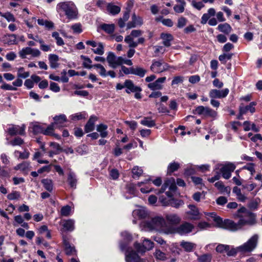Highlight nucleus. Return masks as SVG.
I'll use <instances>...</instances> for the list:
<instances>
[{"mask_svg":"<svg viewBox=\"0 0 262 262\" xmlns=\"http://www.w3.org/2000/svg\"><path fill=\"white\" fill-rule=\"evenodd\" d=\"M156 258L161 260H165L166 259V254L159 249H156L154 253Z\"/></svg>","mask_w":262,"mask_h":262,"instance_id":"49","label":"nucleus"},{"mask_svg":"<svg viewBox=\"0 0 262 262\" xmlns=\"http://www.w3.org/2000/svg\"><path fill=\"white\" fill-rule=\"evenodd\" d=\"M98 120V118L95 116H91L88 121L84 126V131L85 133H90L93 131L95 129V122Z\"/></svg>","mask_w":262,"mask_h":262,"instance_id":"18","label":"nucleus"},{"mask_svg":"<svg viewBox=\"0 0 262 262\" xmlns=\"http://www.w3.org/2000/svg\"><path fill=\"white\" fill-rule=\"evenodd\" d=\"M54 122L52 124L56 128H60L64 126V124L67 121V117L64 114L55 116L53 118Z\"/></svg>","mask_w":262,"mask_h":262,"instance_id":"14","label":"nucleus"},{"mask_svg":"<svg viewBox=\"0 0 262 262\" xmlns=\"http://www.w3.org/2000/svg\"><path fill=\"white\" fill-rule=\"evenodd\" d=\"M230 249V246L224 244H219L216 247V251L220 253H223L224 252H227Z\"/></svg>","mask_w":262,"mask_h":262,"instance_id":"47","label":"nucleus"},{"mask_svg":"<svg viewBox=\"0 0 262 262\" xmlns=\"http://www.w3.org/2000/svg\"><path fill=\"white\" fill-rule=\"evenodd\" d=\"M217 227L219 228L227 229L231 231H235L241 229L244 226L247 224L251 223L250 220H247L244 219H241L237 223H235L232 220L226 219L223 220L222 219H217Z\"/></svg>","mask_w":262,"mask_h":262,"instance_id":"2","label":"nucleus"},{"mask_svg":"<svg viewBox=\"0 0 262 262\" xmlns=\"http://www.w3.org/2000/svg\"><path fill=\"white\" fill-rule=\"evenodd\" d=\"M107 129V125L104 124H100L97 126V131L100 133V136L103 138L107 137L108 132L106 130Z\"/></svg>","mask_w":262,"mask_h":262,"instance_id":"29","label":"nucleus"},{"mask_svg":"<svg viewBox=\"0 0 262 262\" xmlns=\"http://www.w3.org/2000/svg\"><path fill=\"white\" fill-rule=\"evenodd\" d=\"M184 204V202L181 200H176L174 199H169V205L170 206L174 207L176 208H179L180 206Z\"/></svg>","mask_w":262,"mask_h":262,"instance_id":"44","label":"nucleus"},{"mask_svg":"<svg viewBox=\"0 0 262 262\" xmlns=\"http://www.w3.org/2000/svg\"><path fill=\"white\" fill-rule=\"evenodd\" d=\"M25 128L26 126L24 124L21 126L11 125L8 128V133L11 136L17 135L24 136L25 135Z\"/></svg>","mask_w":262,"mask_h":262,"instance_id":"10","label":"nucleus"},{"mask_svg":"<svg viewBox=\"0 0 262 262\" xmlns=\"http://www.w3.org/2000/svg\"><path fill=\"white\" fill-rule=\"evenodd\" d=\"M50 89L55 93L59 92L60 91V88L58 84L54 82H50Z\"/></svg>","mask_w":262,"mask_h":262,"instance_id":"60","label":"nucleus"},{"mask_svg":"<svg viewBox=\"0 0 262 262\" xmlns=\"http://www.w3.org/2000/svg\"><path fill=\"white\" fill-rule=\"evenodd\" d=\"M141 124L143 125L151 127L156 125L154 120L151 119L149 117H144L143 120L141 121Z\"/></svg>","mask_w":262,"mask_h":262,"instance_id":"38","label":"nucleus"},{"mask_svg":"<svg viewBox=\"0 0 262 262\" xmlns=\"http://www.w3.org/2000/svg\"><path fill=\"white\" fill-rule=\"evenodd\" d=\"M45 188L49 192H51L53 190V182L52 181L48 179H44L41 180Z\"/></svg>","mask_w":262,"mask_h":262,"instance_id":"37","label":"nucleus"},{"mask_svg":"<svg viewBox=\"0 0 262 262\" xmlns=\"http://www.w3.org/2000/svg\"><path fill=\"white\" fill-rule=\"evenodd\" d=\"M258 236L255 234L252 236L246 243L236 248H230L227 251V254L229 256H235L238 251L243 253L252 252L257 246Z\"/></svg>","mask_w":262,"mask_h":262,"instance_id":"1","label":"nucleus"},{"mask_svg":"<svg viewBox=\"0 0 262 262\" xmlns=\"http://www.w3.org/2000/svg\"><path fill=\"white\" fill-rule=\"evenodd\" d=\"M100 28L106 33L111 34L114 32L115 25L103 24L100 26Z\"/></svg>","mask_w":262,"mask_h":262,"instance_id":"32","label":"nucleus"},{"mask_svg":"<svg viewBox=\"0 0 262 262\" xmlns=\"http://www.w3.org/2000/svg\"><path fill=\"white\" fill-rule=\"evenodd\" d=\"M56 9L58 13L64 12L69 19H74L77 18V11L75 5L72 3H60L57 4Z\"/></svg>","mask_w":262,"mask_h":262,"instance_id":"4","label":"nucleus"},{"mask_svg":"<svg viewBox=\"0 0 262 262\" xmlns=\"http://www.w3.org/2000/svg\"><path fill=\"white\" fill-rule=\"evenodd\" d=\"M30 166V164L27 162H24L22 163L18 164L15 167V169H20L22 171L27 170Z\"/></svg>","mask_w":262,"mask_h":262,"instance_id":"52","label":"nucleus"},{"mask_svg":"<svg viewBox=\"0 0 262 262\" xmlns=\"http://www.w3.org/2000/svg\"><path fill=\"white\" fill-rule=\"evenodd\" d=\"M32 129L33 132L35 134H38L39 133L43 134L44 128L41 125L36 123L33 125Z\"/></svg>","mask_w":262,"mask_h":262,"instance_id":"51","label":"nucleus"},{"mask_svg":"<svg viewBox=\"0 0 262 262\" xmlns=\"http://www.w3.org/2000/svg\"><path fill=\"white\" fill-rule=\"evenodd\" d=\"M132 173L134 178H138L142 175L143 170L141 168L139 167L138 166H135L132 169Z\"/></svg>","mask_w":262,"mask_h":262,"instance_id":"48","label":"nucleus"},{"mask_svg":"<svg viewBox=\"0 0 262 262\" xmlns=\"http://www.w3.org/2000/svg\"><path fill=\"white\" fill-rule=\"evenodd\" d=\"M180 167L179 163L177 162H172L169 164L167 168V173L171 174L173 172L177 170Z\"/></svg>","mask_w":262,"mask_h":262,"instance_id":"42","label":"nucleus"},{"mask_svg":"<svg viewBox=\"0 0 262 262\" xmlns=\"http://www.w3.org/2000/svg\"><path fill=\"white\" fill-rule=\"evenodd\" d=\"M133 213L140 219H145L148 215L147 210L144 208L134 210Z\"/></svg>","mask_w":262,"mask_h":262,"instance_id":"33","label":"nucleus"},{"mask_svg":"<svg viewBox=\"0 0 262 262\" xmlns=\"http://www.w3.org/2000/svg\"><path fill=\"white\" fill-rule=\"evenodd\" d=\"M229 90L226 88L222 90L217 89L211 90L209 93V96L211 99L223 98L226 97L229 94Z\"/></svg>","mask_w":262,"mask_h":262,"instance_id":"12","label":"nucleus"},{"mask_svg":"<svg viewBox=\"0 0 262 262\" xmlns=\"http://www.w3.org/2000/svg\"><path fill=\"white\" fill-rule=\"evenodd\" d=\"M24 143L23 139L20 137H16L10 141L9 144L12 146H20Z\"/></svg>","mask_w":262,"mask_h":262,"instance_id":"50","label":"nucleus"},{"mask_svg":"<svg viewBox=\"0 0 262 262\" xmlns=\"http://www.w3.org/2000/svg\"><path fill=\"white\" fill-rule=\"evenodd\" d=\"M217 113L209 107H205L203 115L214 118L217 116Z\"/></svg>","mask_w":262,"mask_h":262,"instance_id":"40","label":"nucleus"},{"mask_svg":"<svg viewBox=\"0 0 262 262\" xmlns=\"http://www.w3.org/2000/svg\"><path fill=\"white\" fill-rule=\"evenodd\" d=\"M212 255L210 253H206L198 256V260L199 262H211L212 259Z\"/></svg>","mask_w":262,"mask_h":262,"instance_id":"41","label":"nucleus"},{"mask_svg":"<svg viewBox=\"0 0 262 262\" xmlns=\"http://www.w3.org/2000/svg\"><path fill=\"white\" fill-rule=\"evenodd\" d=\"M189 211L185 213V219L189 220H198L200 219V214L198 208L193 205L188 206Z\"/></svg>","mask_w":262,"mask_h":262,"instance_id":"7","label":"nucleus"},{"mask_svg":"<svg viewBox=\"0 0 262 262\" xmlns=\"http://www.w3.org/2000/svg\"><path fill=\"white\" fill-rule=\"evenodd\" d=\"M184 77L183 76H176L173 78L171 82V85L178 84L179 83H182Z\"/></svg>","mask_w":262,"mask_h":262,"instance_id":"63","label":"nucleus"},{"mask_svg":"<svg viewBox=\"0 0 262 262\" xmlns=\"http://www.w3.org/2000/svg\"><path fill=\"white\" fill-rule=\"evenodd\" d=\"M68 182L70 187L73 189H76L77 179L75 174L73 172H70L68 174Z\"/></svg>","mask_w":262,"mask_h":262,"instance_id":"27","label":"nucleus"},{"mask_svg":"<svg viewBox=\"0 0 262 262\" xmlns=\"http://www.w3.org/2000/svg\"><path fill=\"white\" fill-rule=\"evenodd\" d=\"M97 48L96 49H93V52L96 54L102 55L104 53V46L102 42H98Z\"/></svg>","mask_w":262,"mask_h":262,"instance_id":"46","label":"nucleus"},{"mask_svg":"<svg viewBox=\"0 0 262 262\" xmlns=\"http://www.w3.org/2000/svg\"><path fill=\"white\" fill-rule=\"evenodd\" d=\"M161 38L163 40V44L167 47L171 46V41L173 40V36L169 33H162L160 35Z\"/></svg>","mask_w":262,"mask_h":262,"instance_id":"23","label":"nucleus"},{"mask_svg":"<svg viewBox=\"0 0 262 262\" xmlns=\"http://www.w3.org/2000/svg\"><path fill=\"white\" fill-rule=\"evenodd\" d=\"M63 244L64 247L65 253L68 255H74L76 254L75 247L72 246L65 236H63Z\"/></svg>","mask_w":262,"mask_h":262,"instance_id":"15","label":"nucleus"},{"mask_svg":"<svg viewBox=\"0 0 262 262\" xmlns=\"http://www.w3.org/2000/svg\"><path fill=\"white\" fill-rule=\"evenodd\" d=\"M233 55V53H224L219 57V60L223 64H225L227 60H230Z\"/></svg>","mask_w":262,"mask_h":262,"instance_id":"43","label":"nucleus"},{"mask_svg":"<svg viewBox=\"0 0 262 262\" xmlns=\"http://www.w3.org/2000/svg\"><path fill=\"white\" fill-rule=\"evenodd\" d=\"M55 128L56 127L54 125L51 123L46 129L44 128L43 134L45 135L52 136Z\"/></svg>","mask_w":262,"mask_h":262,"instance_id":"53","label":"nucleus"},{"mask_svg":"<svg viewBox=\"0 0 262 262\" xmlns=\"http://www.w3.org/2000/svg\"><path fill=\"white\" fill-rule=\"evenodd\" d=\"M124 41L128 45L129 48H136L138 46V43L134 41L133 37L130 35L125 37Z\"/></svg>","mask_w":262,"mask_h":262,"instance_id":"45","label":"nucleus"},{"mask_svg":"<svg viewBox=\"0 0 262 262\" xmlns=\"http://www.w3.org/2000/svg\"><path fill=\"white\" fill-rule=\"evenodd\" d=\"M118 57L115 56L113 52H109L106 57L109 66L113 68H116L118 66Z\"/></svg>","mask_w":262,"mask_h":262,"instance_id":"20","label":"nucleus"},{"mask_svg":"<svg viewBox=\"0 0 262 262\" xmlns=\"http://www.w3.org/2000/svg\"><path fill=\"white\" fill-rule=\"evenodd\" d=\"M80 58L83 60L82 65L84 68L90 69L93 67L91 65L92 61L89 57L82 55L80 56Z\"/></svg>","mask_w":262,"mask_h":262,"instance_id":"39","label":"nucleus"},{"mask_svg":"<svg viewBox=\"0 0 262 262\" xmlns=\"http://www.w3.org/2000/svg\"><path fill=\"white\" fill-rule=\"evenodd\" d=\"M144 226L149 230H155L164 233H167L169 230L164 219L160 216H156L145 222Z\"/></svg>","mask_w":262,"mask_h":262,"instance_id":"3","label":"nucleus"},{"mask_svg":"<svg viewBox=\"0 0 262 262\" xmlns=\"http://www.w3.org/2000/svg\"><path fill=\"white\" fill-rule=\"evenodd\" d=\"M154 246V243L150 240L145 239L143 241V245H141L139 243H136L135 247L139 252L144 253L146 250H151Z\"/></svg>","mask_w":262,"mask_h":262,"instance_id":"11","label":"nucleus"},{"mask_svg":"<svg viewBox=\"0 0 262 262\" xmlns=\"http://www.w3.org/2000/svg\"><path fill=\"white\" fill-rule=\"evenodd\" d=\"M194 229V226L190 223L185 222L176 228V232L181 235L187 234Z\"/></svg>","mask_w":262,"mask_h":262,"instance_id":"9","label":"nucleus"},{"mask_svg":"<svg viewBox=\"0 0 262 262\" xmlns=\"http://www.w3.org/2000/svg\"><path fill=\"white\" fill-rule=\"evenodd\" d=\"M118 66L121 65L123 63L126 64L128 66H132L133 64V62L131 60L124 59L121 56L118 57Z\"/></svg>","mask_w":262,"mask_h":262,"instance_id":"54","label":"nucleus"},{"mask_svg":"<svg viewBox=\"0 0 262 262\" xmlns=\"http://www.w3.org/2000/svg\"><path fill=\"white\" fill-rule=\"evenodd\" d=\"M71 29L74 33H80L82 32L81 25L80 23H76L71 26Z\"/></svg>","mask_w":262,"mask_h":262,"instance_id":"56","label":"nucleus"},{"mask_svg":"<svg viewBox=\"0 0 262 262\" xmlns=\"http://www.w3.org/2000/svg\"><path fill=\"white\" fill-rule=\"evenodd\" d=\"M187 23V19L184 17H180L178 20L177 27L179 28L184 27Z\"/></svg>","mask_w":262,"mask_h":262,"instance_id":"61","label":"nucleus"},{"mask_svg":"<svg viewBox=\"0 0 262 262\" xmlns=\"http://www.w3.org/2000/svg\"><path fill=\"white\" fill-rule=\"evenodd\" d=\"M243 169H246L250 171L251 174L252 175L255 173V170L254 168V164L253 163H250L247 164L246 165L243 166Z\"/></svg>","mask_w":262,"mask_h":262,"instance_id":"57","label":"nucleus"},{"mask_svg":"<svg viewBox=\"0 0 262 262\" xmlns=\"http://www.w3.org/2000/svg\"><path fill=\"white\" fill-rule=\"evenodd\" d=\"M235 169V166L232 163H228L221 168L222 176L225 179H228L231 177V172Z\"/></svg>","mask_w":262,"mask_h":262,"instance_id":"13","label":"nucleus"},{"mask_svg":"<svg viewBox=\"0 0 262 262\" xmlns=\"http://www.w3.org/2000/svg\"><path fill=\"white\" fill-rule=\"evenodd\" d=\"M167 222L171 225H176L181 221V217L177 214L169 213L165 215Z\"/></svg>","mask_w":262,"mask_h":262,"instance_id":"19","label":"nucleus"},{"mask_svg":"<svg viewBox=\"0 0 262 262\" xmlns=\"http://www.w3.org/2000/svg\"><path fill=\"white\" fill-rule=\"evenodd\" d=\"M165 80V77L159 78L155 82L149 83L147 85L148 88L152 91L161 90L162 88V84L163 83Z\"/></svg>","mask_w":262,"mask_h":262,"instance_id":"16","label":"nucleus"},{"mask_svg":"<svg viewBox=\"0 0 262 262\" xmlns=\"http://www.w3.org/2000/svg\"><path fill=\"white\" fill-rule=\"evenodd\" d=\"M215 14V10L214 8H210L208 10L207 13L203 15L201 18V24H205L211 16H213Z\"/></svg>","mask_w":262,"mask_h":262,"instance_id":"28","label":"nucleus"},{"mask_svg":"<svg viewBox=\"0 0 262 262\" xmlns=\"http://www.w3.org/2000/svg\"><path fill=\"white\" fill-rule=\"evenodd\" d=\"M180 246L187 252L192 251L196 247L195 244L184 241L181 242Z\"/></svg>","mask_w":262,"mask_h":262,"instance_id":"26","label":"nucleus"},{"mask_svg":"<svg viewBox=\"0 0 262 262\" xmlns=\"http://www.w3.org/2000/svg\"><path fill=\"white\" fill-rule=\"evenodd\" d=\"M125 86L126 88L125 91L127 94L130 92H140L142 91L140 87L135 85L133 81L129 79L125 81Z\"/></svg>","mask_w":262,"mask_h":262,"instance_id":"17","label":"nucleus"},{"mask_svg":"<svg viewBox=\"0 0 262 262\" xmlns=\"http://www.w3.org/2000/svg\"><path fill=\"white\" fill-rule=\"evenodd\" d=\"M146 73V70L140 68H133L132 67V74L137 75L140 77H143Z\"/></svg>","mask_w":262,"mask_h":262,"instance_id":"36","label":"nucleus"},{"mask_svg":"<svg viewBox=\"0 0 262 262\" xmlns=\"http://www.w3.org/2000/svg\"><path fill=\"white\" fill-rule=\"evenodd\" d=\"M180 3L179 5H175L173 7L174 11L178 13H181L184 12V8L186 5V3L184 0H177Z\"/></svg>","mask_w":262,"mask_h":262,"instance_id":"34","label":"nucleus"},{"mask_svg":"<svg viewBox=\"0 0 262 262\" xmlns=\"http://www.w3.org/2000/svg\"><path fill=\"white\" fill-rule=\"evenodd\" d=\"M256 103L255 102H251L249 105L246 106H243L242 104L239 107V111L241 112L242 114H246L248 111H249L251 113H253L255 111L254 106L256 105Z\"/></svg>","mask_w":262,"mask_h":262,"instance_id":"22","label":"nucleus"},{"mask_svg":"<svg viewBox=\"0 0 262 262\" xmlns=\"http://www.w3.org/2000/svg\"><path fill=\"white\" fill-rule=\"evenodd\" d=\"M87 116V113L85 112H82L73 114L70 116V118L73 121H78L84 119Z\"/></svg>","mask_w":262,"mask_h":262,"instance_id":"35","label":"nucleus"},{"mask_svg":"<svg viewBox=\"0 0 262 262\" xmlns=\"http://www.w3.org/2000/svg\"><path fill=\"white\" fill-rule=\"evenodd\" d=\"M217 29L226 34H229L232 30V27L228 23L220 24L217 27Z\"/></svg>","mask_w":262,"mask_h":262,"instance_id":"30","label":"nucleus"},{"mask_svg":"<svg viewBox=\"0 0 262 262\" xmlns=\"http://www.w3.org/2000/svg\"><path fill=\"white\" fill-rule=\"evenodd\" d=\"M41 52L37 49L31 48L30 47L23 48L19 52V55L21 58H26L28 55H31L33 57H39Z\"/></svg>","mask_w":262,"mask_h":262,"instance_id":"8","label":"nucleus"},{"mask_svg":"<svg viewBox=\"0 0 262 262\" xmlns=\"http://www.w3.org/2000/svg\"><path fill=\"white\" fill-rule=\"evenodd\" d=\"M140 257L134 251H128L125 254V260L126 262H138Z\"/></svg>","mask_w":262,"mask_h":262,"instance_id":"21","label":"nucleus"},{"mask_svg":"<svg viewBox=\"0 0 262 262\" xmlns=\"http://www.w3.org/2000/svg\"><path fill=\"white\" fill-rule=\"evenodd\" d=\"M169 68L176 69L173 67H170L168 63L163 61V60H157L154 59L150 66V70L155 73H161L167 71Z\"/></svg>","mask_w":262,"mask_h":262,"instance_id":"5","label":"nucleus"},{"mask_svg":"<svg viewBox=\"0 0 262 262\" xmlns=\"http://www.w3.org/2000/svg\"><path fill=\"white\" fill-rule=\"evenodd\" d=\"M61 224L64 231H72L74 229V222L72 220H64Z\"/></svg>","mask_w":262,"mask_h":262,"instance_id":"24","label":"nucleus"},{"mask_svg":"<svg viewBox=\"0 0 262 262\" xmlns=\"http://www.w3.org/2000/svg\"><path fill=\"white\" fill-rule=\"evenodd\" d=\"M2 17L5 18L8 21H15V19L13 14L8 12L5 14L2 13Z\"/></svg>","mask_w":262,"mask_h":262,"instance_id":"64","label":"nucleus"},{"mask_svg":"<svg viewBox=\"0 0 262 262\" xmlns=\"http://www.w3.org/2000/svg\"><path fill=\"white\" fill-rule=\"evenodd\" d=\"M87 146L85 145H82L76 148V151L79 154L82 155L86 153Z\"/></svg>","mask_w":262,"mask_h":262,"instance_id":"62","label":"nucleus"},{"mask_svg":"<svg viewBox=\"0 0 262 262\" xmlns=\"http://www.w3.org/2000/svg\"><path fill=\"white\" fill-rule=\"evenodd\" d=\"M19 198H20L19 192L18 191H16L9 193L7 195V198L10 200L18 199Z\"/></svg>","mask_w":262,"mask_h":262,"instance_id":"58","label":"nucleus"},{"mask_svg":"<svg viewBox=\"0 0 262 262\" xmlns=\"http://www.w3.org/2000/svg\"><path fill=\"white\" fill-rule=\"evenodd\" d=\"M234 216L237 217H239L240 219H244L251 221V223L248 224V225H252L254 223V214L248 211L245 207H242L238 209L237 212L234 214Z\"/></svg>","mask_w":262,"mask_h":262,"instance_id":"6","label":"nucleus"},{"mask_svg":"<svg viewBox=\"0 0 262 262\" xmlns=\"http://www.w3.org/2000/svg\"><path fill=\"white\" fill-rule=\"evenodd\" d=\"M70 211L71 207L68 205L62 207L60 211L61 215L64 216H68L70 213Z\"/></svg>","mask_w":262,"mask_h":262,"instance_id":"55","label":"nucleus"},{"mask_svg":"<svg viewBox=\"0 0 262 262\" xmlns=\"http://www.w3.org/2000/svg\"><path fill=\"white\" fill-rule=\"evenodd\" d=\"M107 10L110 13L114 15L118 14L121 9L119 6L109 3L107 5Z\"/></svg>","mask_w":262,"mask_h":262,"instance_id":"31","label":"nucleus"},{"mask_svg":"<svg viewBox=\"0 0 262 262\" xmlns=\"http://www.w3.org/2000/svg\"><path fill=\"white\" fill-rule=\"evenodd\" d=\"M49 60L50 63V66L52 69H56L59 67V57L56 54H50L49 55Z\"/></svg>","mask_w":262,"mask_h":262,"instance_id":"25","label":"nucleus"},{"mask_svg":"<svg viewBox=\"0 0 262 262\" xmlns=\"http://www.w3.org/2000/svg\"><path fill=\"white\" fill-rule=\"evenodd\" d=\"M205 197V194L203 193V192H196L194 193L192 195L193 199L199 202L200 201L201 199L202 198H204Z\"/></svg>","mask_w":262,"mask_h":262,"instance_id":"59","label":"nucleus"}]
</instances>
